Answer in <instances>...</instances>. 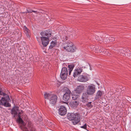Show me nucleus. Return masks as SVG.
Returning a JSON list of instances; mask_svg holds the SVG:
<instances>
[{
  "label": "nucleus",
  "instance_id": "f257e3e1",
  "mask_svg": "<svg viewBox=\"0 0 131 131\" xmlns=\"http://www.w3.org/2000/svg\"><path fill=\"white\" fill-rule=\"evenodd\" d=\"M67 117L70 121H71L74 125L78 124L80 121L81 116L79 113H68L67 114Z\"/></svg>",
  "mask_w": 131,
  "mask_h": 131
},
{
  "label": "nucleus",
  "instance_id": "f03ea898",
  "mask_svg": "<svg viewBox=\"0 0 131 131\" xmlns=\"http://www.w3.org/2000/svg\"><path fill=\"white\" fill-rule=\"evenodd\" d=\"M1 95L5 96L2 97L1 100L0 99V108H2L3 106L6 107L10 106L11 105L9 103L10 99L8 96L6 94L4 95Z\"/></svg>",
  "mask_w": 131,
  "mask_h": 131
},
{
  "label": "nucleus",
  "instance_id": "7ed1b4c3",
  "mask_svg": "<svg viewBox=\"0 0 131 131\" xmlns=\"http://www.w3.org/2000/svg\"><path fill=\"white\" fill-rule=\"evenodd\" d=\"M67 45L66 46L63 47L64 49L69 52H73L75 51L76 48L72 42L69 41L67 42Z\"/></svg>",
  "mask_w": 131,
  "mask_h": 131
},
{
  "label": "nucleus",
  "instance_id": "20e7f679",
  "mask_svg": "<svg viewBox=\"0 0 131 131\" xmlns=\"http://www.w3.org/2000/svg\"><path fill=\"white\" fill-rule=\"evenodd\" d=\"M67 66V65L65 63H63V66L60 73V78L63 80H65L67 79V75L68 74V71L67 68L65 67Z\"/></svg>",
  "mask_w": 131,
  "mask_h": 131
},
{
  "label": "nucleus",
  "instance_id": "39448f33",
  "mask_svg": "<svg viewBox=\"0 0 131 131\" xmlns=\"http://www.w3.org/2000/svg\"><path fill=\"white\" fill-rule=\"evenodd\" d=\"M89 75L86 73H84L80 75L78 78V81L82 82H85L89 80Z\"/></svg>",
  "mask_w": 131,
  "mask_h": 131
},
{
  "label": "nucleus",
  "instance_id": "423d86ee",
  "mask_svg": "<svg viewBox=\"0 0 131 131\" xmlns=\"http://www.w3.org/2000/svg\"><path fill=\"white\" fill-rule=\"evenodd\" d=\"M86 91L88 95H91L93 94L95 91V88L94 85L93 84L88 86L86 89Z\"/></svg>",
  "mask_w": 131,
  "mask_h": 131
},
{
  "label": "nucleus",
  "instance_id": "0eeeda50",
  "mask_svg": "<svg viewBox=\"0 0 131 131\" xmlns=\"http://www.w3.org/2000/svg\"><path fill=\"white\" fill-rule=\"evenodd\" d=\"M25 130L24 131H36V129L33 126V124L31 122H29L27 124V128L24 127Z\"/></svg>",
  "mask_w": 131,
  "mask_h": 131
},
{
  "label": "nucleus",
  "instance_id": "6e6552de",
  "mask_svg": "<svg viewBox=\"0 0 131 131\" xmlns=\"http://www.w3.org/2000/svg\"><path fill=\"white\" fill-rule=\"evenodd\" d=\"M19 107L16 106L14 105L11 110L10 113L12 115H13V118H15L17 115L19 111Z\"/></svg>",
  "mask_w": 131,
  "mask_h": 131
},
{
  "label": "nucleus",
  "instance_id": "1a4fd4ad",
  "mask_svg": "<svg viewBox=\"0 0 131 131\" xmlns=\"http://www.w3.org/2000/svg\"><path fill=\"white\" fill-rule=\"evenodd\" d=\"M51 34L52 32L49 29L42 31L40 33L42 36H44L49 38L51 37Z\"/></svg>",
  "mask_w": 131,
  "mask_h": 131
},
{
  "label": "nucleus",
  "instance_id": "9d476101",
  "mask_svg": "<svg viewBox=\"0 0 131 131\" xmlns=\"http://www.w3.org/2000/svg\"><path fill=\"white\" fill-rule=\"evenodd\" d=\"M40 38L43 45L44 47H46L49 43V38L44 36H42Z\"/></svg>",
  "mask_w": 131,
  "mask_h": 131
},
{
  "label": "nucleus",
  "instance_id": "9b49d317",
  "mask_svg": "<svg viewBox=\"0 0 131 131\" xmlns=\"http://www.w3.org/2000/svg\"><path fill=\"white\" fill-rule=\"evenodd\" d=\"M57 97L56 95H51L50 97L49 100L50 103L53 105L56 103Z\"/></svg>",
  "mask_w": 131,
  "mask_h": 131
},
{
  "label": "nucleus",
  "instance_id": "f8f14e48",
  "mask_svg": "<svg viewBox=\"0 0 131 131\" xmlns=\"http://www.w3.org/2000/svg\"><path fill=\"white\" fill-rule=\"evenodd\" d=\"M67 110L66 107L63 106H60L59 110V114L62 116L65 115L66 113Z\"/></svg>",
  "mask_w": 131,
  "mask_h": 131
},
{
  "label": "nucleus",
  "instance_id": "ddd939ff",
  "mask_svg": "<svg viewBox=\"0 0 131 131\" xmlns=\"http://www.w3.org/2000/svg\"><path fill=\"white\" fill-rule=\"evenodd\" d=\"M85 87L82 85L78 86L75 91V93L78 94H80L84 89Z\"/></svg>",
  "mask_w": 131,
  "mask_h": 131
},
{
  "label": "nucleus",
  "instance_id": "4468645a",
  "mask_svg": "<svg viewBox=\"0 0 131 131\" xmlns=\"http://www.w3.org/2000/svg\"><path fill=\"white\" fill-rule=\"evenodd\" d=\"M83 67L81 68H77L75 69L74 72L73 73V76L75 78L77 77L79 74H80L82 71V68Z\"/></svg>",
  "mask_w": 131,
  "mask_h": 131
},
{
  "label": "nucleus",
  "instance_id": "2eb2a0df",
  "mask_svg": "<svg viewBox=\"0 0 131 131\" xmlns=\"http://www.w3.org/2000/svg\"><path fill=\"white\" fill-rule=\"evenodd\" d=\"M17 122H18L19 124H21L23 126H22L21 125L20 126V127L21 128V129L23 130V131H24L25 130L24 127H25V123L21 119V117H18L17 119ZM25 127H26L25 126Z\"/></svg>",
  "mask_w": 131,
  "mask_h": 131
},
{
  "label": "nucleus",
  "instance_id": "dca6fc26",
  "mask_svg": "<svg viewBox=\"0 0 131 131\" xmlns=\"http://www.w3.org/2000/svg\"><path fill=\"white\" fill-rule=\"evenodd\" d=\"M79 102L78 100H73L69 103V105L72 107H75L79 105Z\"/></svg>",
  "mask_w": 131,
  "mask_h": 131
},
{
  "label": "nucleus",
  "instance_id": "f3484780",
  "mask_svg": "<svg viewBox=\"0 0 131 131\" xmlns=\"http://www.w3.org/2000/svg\"><path fill=\"white\" fill-rule=\"evenodd\" d=\"M70 98V95L64 94L63 97V101L62 102L64 103H67Z\"/></svg>",
  "mask_w": 131,
  "mask_h": 131
},
{
  "label": "nucleus",
  "instance_id": "a211bd4d",
  "mask_svg": "<svg viewBox=\"0 0 131 131\" xmlns=\"http://www.w3.org/2000/svg\"><path fill=\"white\" fill-rule=\"evenodd\" d=\"M104 92L103 91L99 90L96 94L95 97V100H99V99L101 98Z\"/></svg>",
  "mask_w": 131,
  "mask_h": 131
},
{
  "label": "nucleus",
  "instance_id": "6ab92c4d",
  "mask_svg": "<svg viewBox=\"0 0 131 131\" xmlns=\"http://www.w3.org/2000/svg\"><path fill=\"white\" fill-rule=\"evenodd\" d=\"M23 29L27 36L28 37H30V30L26 27L25 26H24Z\"/></svg>",
  "mask_w": 131,
  "mask_h": 131
},
{
  "label": "nucleus",
  "instance_id": "aec40b11",
  "mask_svg": "<svg viewBox=\"0 0 131 131\" xmlns=\"http://www.w3.org/2000/svg\"><path fill=\"white\" fill-rule=\"evenodd\" d=\"M63 92L65 93L64 94L71 95V92L69 89L67 88L64 87L63 89Z\"/></svg>",
  "mask_w": 131,
  "mask_h": 131
},
{
  "label": "nucleus",
  "instance_id": "412c9836",
  "mask_svg": "<svg viewBox=\"0 0 131 131\" xmlns=\"http://www.w3.org/2000/svg\"><path fill=\"white\" fill-rule=\"evenodd\" d=\"M84 106L87 107L89 108L90 109L93 106V103L91 102H87L86 103V105H85Z\"/></svg>",
  "mask_w": 131,
  "mask_h": 131
},
{
  "label": "nucleus",
  "instance_id": "4be33fe9",
  "mask_svg": "<svg viewBox=\"0 0 131 131\" xmlns=\"http://www.w3.org/2000/svg\"><path fill=\"white\" fill-rule=\"evenodd\" d=\"M57 43V41L56 40L54 41H52L51 42V45L49 46L50 49L52 48L53 47L55 46Z\"/></svg>",
  "mask_w": 131,
  "mask_h": 131
},
{
  "label": "nucleus",
  "instance_id": "5701e85b",
  "mask_svg": "<svg viewBox=\"0 0 131 131\" xmlns=\"http://www.w3.org/2000/svg\"><path fill=\"white\" fill-rule=\"evenodd\" d=\"M96 48L97 50V51L99 52H102L103 53L104 52V49L102 47L99 46L97 48L96 47Z\"/></svg>",
  "mask_w": 131,
  "mask_h": 131
},
{
  "label": "nucleus",
  "instance_id": "b1692460",
  "mask_svg": "<svg viewBox=\"0 0 131 131\" xmlns=\"http://www.w3.org/2000/svg\"><path fill=\"white\" fill-rule=\"evenodd\" d=\"M52 95L50 94H47V93H45L44 96L45 99H49Z\"/></svg>",
  "mask_w": 131,
  "mask_h": 131
},
{
  "label": "nucleus",
  "instance_id": "393cba45",
  "mask_svg": "<svg viewBox=\"0 0 131 131\" xmlns=\"http://www.w3.org/2000/svg\"><path fill=\"white\" fill-rule=\"evenodd\" d=\"M74 67V65L73 64H71L70 65H69L68 66V68H69L68 70H71L72 71Z\"/></svg>",
  "mask_w": 131,
  "mask_h": 131
},
{
  "label": "nucleus",
  "instance_id": "a878e982",
  "mask_svg": "<svg viewBox=\"0 0 131 131\" xmlns=\"http://www.w3.org/2000/svg\"><path fill=\"white\" fill-rule=\"evenodd\" d=\"M82 102L84 103H87L88 100V98L87 97H82Z\"/></svg>",
  "mask_w": 131,
  "mask_h": 131
},
{
  "label": "nucleus",
  "instance_id": "bb28decb",
  "mask_svg": "<svg viewBox=\"0 0 131 131\" xmlns=\"http://www.w3.org/2000/svg\"><path fill=\"white\" fill-rule=\"evenodd\" d=\"M78 97V95L75 94L72 95V98L73 100H77V99Z\"/></svg>",
  "mask_w": 131,
  "mask_h": 131
},
{
  "label": "nucleus",
  "instance_id": "cd10ccee",
  "mask_svg": "<svg viewBox=\"0 0 131 131\" xmlns=\"http://www.w3.org/2000/svg\"><path fill=\"white\" fill-rule=\"evenodd\" d=\"M88 93L86 92H84L83 93L82 96V97H87L88 98Z\"/></svg>",
  "mask_w": 131,
  "mask_h": 131
},
{
  "label": "nucleus",
  "instance_id": "c85d7f7f",
  "mask_svg": "<svg viewBox=\"0 0 131 131\" xmlns=\"http://www.w3.org/2000/svg\"><path fill=\"white\" fill-rule=\"evenodd\" d=\"M6 93H4L3 91L2 88L0 87V95H4Z\"/></svg>",
  "mask_w": 131,
  "mask_h": 131
},
{
  "label": "nucleus",
  "instance_id": "c756f323",
  "mask_svg": "<svg viewBox=\"0 0 131 131\" xmlns=\"http://www.w3.org/2000/svg\"><path fill=\"white\" fill-rule=\"evenodd\" d=\"M23 111L21 110V112H18V114L17 116H18V117H21V114L23 113Z\"/></svg>",
  "mask_w": 131,
  "mask_h": 131
},
{
  "label": "nucleus",
  "instance_id": "7c9ffc66",
  "mask_svg": "<svg viewBox=\"0 0 131 131\" xmlns=\"http://www.w3.org/2000/svg\"><path fill=\"white\" fill-rule=\"evenodd\" d=\"M109 39V40L111 42H112V41H115V38H114V37H110V38Z\"/></svg>",
  "mask_w": 131,
  "mask_h": 131
},
{
  "label": "nucleus",
  "instance_id": "2f4dec72",
  "mask_svg": "<svg viewBox=\"0 0 131 131\" xmlns=\"http://www.w3.org/2000/svg\"><path fill=\"white\" fill-rule=\"evenodd\" d=\"M87 125L86 124H85L83 126H81L80 127L84 129H86L87 128Z\"/></svg>",
  "mask_w": 131,
  "mask_h": 131
},
{
  "label": "nucleus",
  "instance_id": "473e14b6",
  "mask_svg": "<svg viewBox=\"0 0 131 131\" xmlns=\"http://www.w3.org/2000/svg\"><path fill=\"white\" fill-rule=\"evenodd\" d=\"M68 37L66 36H63V40L66 41L68 39Z\"/></svg>",
  "mask_w": 131,
  "mask_h": 131
},
{
  "label": "nucleus",
  "instance_id": "72a5a7b5",
  "mask_svg": "<svg viewBox=\"0 0 131 131\" xmlns=\"http://www.w3.org/2000/svg\"><path fill=\"white\" fill-rule=\"evenodd\" d=\"M27 12H26V13H31L32 12V10H27Z\"/></svg>",
  "mask_w": 131,
  "mask_h": 131
},
{
  "label": "nucleus",
  "instance_id": "f704fd0d",
  "mask_svg": "<svg viewBox=\"0 0 131 131\" xmlns=\"http://www.w3.org/2000/svg\"><path fill=\"white\" fill-rule=\"evenodd\" d=\"M69 70V75L70 76L71 74V72L72 71L71 70Z\"/></svg>",
  "mask_w": 131,
  "mask_h": 131
},
{
  "label": "nucleus",
  "instance_id": "c9c22d12",
  "mask_svg": "<svg viewBox=\"0 0 131 131\" xmlns=\"http://www.w3.org/2000/svg\"><path fill=\"white\" fill-rule=\"evenodd\" d=\"M32 12H34L36 14H38V13H37V11H34V10H32Z\"/></svg>",
  "mask_w": 131,
  "mask_h": 131
},
{
  "label": "nucleus",
  "instance_id": "e433bc0d",
  "mask_svg": "<svg viewBox=\"0 0 131 131\" xmlns=\"http://www.w3.org/2000/svg\"><path fill=\"white\" fill-rule=\"evenodd\" d=\"M26 13V12H24L23 13Z\"/></svg>",
  "mask_w": 131,
  "mask_h": 131
},
{
  "label": "nucleus",
  "instance_id": "4c0bfd02",
  "mask_svg": "<svg viewBox=\"0 0 131 131\" xmlns=\"http://www.w3.org/2000/svg\"><path fill=\"white\" fill-rule=\"evenodd\" d=\"M111 93V92H109V93H108V94H110V93Z\"/></svg>",
  "mask_w": 131,
  "mask_h": 131
}]
</instances>
